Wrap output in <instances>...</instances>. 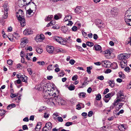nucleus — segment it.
Listing matches in <instances>:
<instances>
[{"label": "nucleus", "instance_id": "obj_33", "mask_svg": "<svg viewBox=\"0 0 131 131\" xmlns=\"http://www.w3.org/2000/svg\"><path fill=\"white\" fill-rule=\"evenodd\" d=\"M111 52V51L109 50L106 51L105 52V56L106 57L107 56H110Z\"/></svg>", "mask_w": 131, "mask_h": 131}, {"label": "nucleus", "instance_id": "obj_55", "mask_svg": "<svg viewBox=\"0 0 131 131\" xmlns=\"http://www.w3.org/2000/svg\"><path fill=\"white\" fill-rule=\"evenodd\" d=\"M97 79L101 80H102L104 79V76L103 75L98 76L97 77Z\"/></svg>", "mask_w": 131, "mask_h": 131}, {"label": "nucleus", "instance_id": "obj_59", "mask_svg": "<svg viewBox=\"0 0 131 131\" xmlns=\"http://www.w3.org/2000/svg\"><path fill=\"white\" fill-rule=\"evenodd\" d=\"M7 16H8V14H5V13H4V14L3 15V16L2 19H6L7 18Z\"/></svg>", "mask_w": 131, "mask_h": 131}, {"label": "nucleus", "instance_id": "obj_3", "mask_svg": "<svg viewBox=\"0 0 131 131\" xmlns=\"http://www.w3.org/2000/svg\"><path fill=\"white\" fill-rule=\"evenodd\" d=\"M53 39L61 44L65 45L66 44V41L64 40L61 37L58 36H55L52 37Z\"/></svg>", "mask_w": 131, "mask_h": 131}, {"label": "nucleus", "instance_id": "obj_17", "mask_svg": "<svg viewBox=\"0 0 131 131\" xmlns=\"http://www.w3.org/2000/svg\"><path fill=\"white\" fill-rule=\"evenodd\" d=\"M111 64V66L113 69H115L117 68L118 65L116 62H114Z\"/></svg>", "mask_w": 131, "mask_h": 131}, {"label": "nucleus", "instance_id": "obj_26", "mask_svg": "<svg viewBox=\"0 0 131 131\" xmlns=\"http://www.w3.org/2000/svg\"><path fill=\"white\" fill-rule=\"evenodd\" d=\"M21 42L26 44L28 43V40L27 38L24 37L21 39Z\"/></svg>", "mask_w": 131, "mask_h": 131}, {"label": "nucleus", "instance_id": "obj_37", "mask_svg": "<svg viewBox=\"0 0 131 131\" xmlns=\"http://www.w3.org/2000/svg\"><path fill=\"white\" fill-rule=\"evenodd\" d=\"M52 66H53L52 64L49 65L47 68V70L49 71L52 70L53 69V67Z\"/></svg>", "mask_w": 131, "mask_h": 131}, {"label": "nucleus", "instance_id": "obj_44", "mask_svg": "<svg viewBox=\"0 0 131 131\" xmlns=\"http://www.w3.org/2000/svg\"><path fill=\"white\" fill-rule=\"evenodd\" d=\"M53 118L54 119H58V117L59 115L58 114H57L56 113H54L53 114Z\"/></svg>", "mask_w": 131, "mask_h": 131}, {"label": "nucleus", "instance_id": "obj_10", "mask_svg": "<svg viewBox=\"0 0 131 131\" xmlns=\"http://www.w3.org/2000/svg\"><path fill=\"white\" fill-rule=\"evenodd\" d=\"M102 64L105 68H108L110 66L111 62L105 60L102 61Z\"/></svg>", "mask_w": 131, "mask_h": 131}, {"label": "nucleus", "instance_id": "obj_21", "mask_svg": "<svg viewBox=\"0 0 131 131\" xmlns=\"http://www.w3.org/2000/svg\"><path fill=\"white\" fill-rule=\"evenodd\" d=\"M21 78L23 82H24L26 83H27V77L25 75H22Z\"/></svg>", "mask_w": 131, "mask_h": 131}, {"label": "nucleus", "instance_id": "obj_61", "mask_svg": "<svg viewBox=\"0 0 131 131\" xmlns=\"http://www.w3.org/2000/svg\"><path fill=\"white\" fill-rule=\"evenodd\" d=\"M58 120L59 122H62L63 120L61 117H58Z\"/></svg>", "mask_w": 131, "mask_h": 131}, {"label": "nucleus", "instance_id": "obj_46", "mask_svg": "<svg viewBox=\"0 0 131 131\" xmlns=\"http://www.w3.org/2000/svg\"><path fill=\"white\" fill-rule=\"evenodd\" d=\"M78 78V76L77 75H74L72 78V79L73 81L76 80Z\"/></svg>", "mask_w": 131, "mask_h": 131}, {"label": "nucleus", "instance_id": "obj_51", "mask_svg": "<svg viewBox=\"0 0 131 131\" xmlns=\"http://www.w3.org/2000/svg\"><path fill=\"white\" fill-rule=\"evenodd\" d=\"M41 128V126H36L35 128V131H39Z\"/></svg>", "mask_w": 131, "mask_h": 131}, {"label": "nucleus", "instance_id": "obj_15", "mask_svg": "<svg viewBox=\"0 0 131 131\" xmlns=\"http://www.w3.org/2000/svg\"><path fill=\"white\" fill-rule=\"evenodd\" d=\"M122 96H124V94L123 91L120 90L117 94V98L119 99Z\"/></svg>", "mask_w": 131, "mask_h": 131}, {"label": "nucleus", "instance_id": "obj_43", "mask_svg": "<svg viewBox=\"0 0 131 131\" xmlns=\"http://www.w3.org/2000/svg\"><path fill=\"white\" fill-rule=\"evenodd\" d=\"M4 9L5 11V14H8L7 12L8 11V7H4Z\"/></svg>", "mask_w": 131, "mask_h": 131}, {"label": "nucleus", "instance_id": "obj_23", "mask_svg": "<svg viewBox=\"0 0 131 131\" xmlns=\"http://www.w3.org/2000/svg\"><path fill=\"white\" fill-rule=\"evenodd\" d=\"M61 30L65 33L67 32L69 30L67 26H64L62 27L61 28Z\"/></svg>", "mask_w": 131, "mask_h": 131}, {"label": "nucleus", "instance_id": "obj_22", "mask_svg": "<svg viewBox=\"0 0 131 131\" xmlns=\"http://www.w3.org/2000/svg\"><path fill=\"white\" fill-rule=\"evenodd\" d=\"M125 97H121L119 99H118L117 100H116L118 103L119 102H126L125 100Z\"/></svg>", "mask_w": 131, "mask_h": 131}, {"label": "nucleus", "instance_id": "obj_48", "mask_svg": "<svg viewBox=\"0 0 131 131\" xmlns=\"http://www.w3.org/2000/svg\"><path fill=\"white\" fill-rule=\"evenodd\" d=\"M55 51V52H62L63 51V50L62 49L58 48L56 49Z\"/></svg>", "mask_w": 131, "mask_h": 131}, {"label": "nucleus", "instance_id": "obj_38", "mask_svg": "<svg viewBox=\"0 0 131 131\" xmlns=\"http://www.w3.org/2000/svg\"><path fill=\"white\" fill-rule=\"evenodd\" d=\"M96 99L97 100H100L101 98V95L100 93H99L96 96Z\"/></svg>", "mask_w": 131, "mask_h": 131}, {"label": "nucleus", "instance_id": "obj_20", "mask_svg": "<svg viewBox=\"0 0 131 131\" xmlns=\"http://www.w3.org/2000/svg\"><path fill=\"white\" fill-rule=\"evenodd\" d=\"M86 94L84 92H81L78 94L80 98H84L85 97Z\"/></svg>", "mask_w": 131, "mask_h": 131}, {"label": "nucleus", "instance_id": "obj_64", "mask_svg": "<svg viewBox=\"0 0 131 131\" xmlns=\"http://www.w3.org/2000/svg\"><path fill=\"white\" fill-rule=\"evenodd\" d=\"M109 90L108 88L106 89L103 92V94H106L108 92H109Z\"/></svg>", "mask_w": 131, "mask_h": 131}, {"label": "nucleus", "instance_id": "obj_27", "mask_svg": "<svg viewBox=\"0 0 131 131\" xmlns=\"http://www.w3.org/2000/svg\"><path fill=\"white\" fill-rule=\"evenodd\" d=\"M53 16L52 15L48 16L45 18V21H50L53 17Z\"/></svg>", "mask_w": 131, "mask_h": 131}, {"label": "nucleus", "instance_id": "obj_63", "mask_svg": "<svg viewBox=\"0 0 131 131\" xmlns=\"http://www.w3.org/2000/svg\"><path fill=\"white\" fill-rule=\"evenodd\" d=\"M26 45V43H23L21 42L20 44L21 47L22 48H24L25 46Z\"/></svg>", "mask_w": 131, "mask_h": 131}, {"label": "nucleus", "instance_id": "obj_18", "mask_svg": "<svg viewBox=\"0 0 131 131\" xmlns=\"http://www.w3.org/2000/svg\"><path fill=\"white\" fill-rule=\"evenodd\" d=\"M93 48L96 51H99L101 49V47L99 45H95L94 46Z\"/></svg>", "mask_w": 131, "mask_h": 131}, {"label": "nucleus", "instance_id": "obj_28", "mask_svg": "<svg viewBox=\"0 0 131 131\" xmlns=\"http://www.w3.org/2000/svg\"><path fill=\"white\" fill-rule=\"evenodd\" d=\"M16 105L14 104H12L8 105L7 107V108L8 110L10 109L12 107H15Z\"/></svg>", "mask_w": 131, "mask_h": 131}, {"label": "nucleus", "instance_id": "obj_50", "mask_svg": "<svg viewBox=\"0 0 131 131\" xmlns=\"http://www.w3.org/2000/svg\"><path fill=\"white\" fill-rule=\"evenodd\" d=\"M93 112L92 111H89L88 113V116L89 117H90L92 116V115L93 114Z\"/></svg>", "mask_w": 131, "mask_h": 131}, {"label": "nucleus", "instance_id": "obj_29", "mask_svg": "<svg viewBox=\"0 0 131 131\" xmlns=\"http://www.w3.org/2000/svg\"><path fill=\"white\" fill-rule=\"evenodd\" d=\"M92 69V66H91L87 67L86 71L89 74H90L91 73V70Z\"/></svg>", "mask_w": 131, "mask_h": 131}, {"label": "nucleus", "instance_id": "obj_41", "mask_svg": "<svg viewBox=\"0 0 131 131\" xmlns=\"http://www.w3.org/2000/svg\"><path fill=\"white\" fill-rule=\"evenodd\" d=\"M73 124V123L72 122H66L65 124V126H68Z\"/></svg>", "mask_w": 131, "mask_h": 131}, {"label": "nucleus", "instance_id": "obj_8", "mask_svg": "<svg viewBox=\"0 0 131 131\" xmlns=\"http://www.w3.org/2000/svg\"><path fill=\"white\" fill-rule=\"evenodd\" d=\"M47 51L50 53H56L55 51H54V48L53 46H48L47 47Z\"/></svg>", "mask_w": 131, "mask_h": 131}, {"label": "nucleus", "instance_id": "obj_54", "mask_svg": "<svg viewBox=\"0 0 131 131\" xmlns=\"http://www.w3.org/2000/svg\"><path fill=\"white\" fill-rule=\"evenodd\" d=\"M37 63L39 64L40 65H44L45 64V62L43 61H38Z\"/></svg>", "mask_w": 131, "mask_h": 131}, {"label": "nucleus", "instance_id": "obj_62", "mask_svg": "<svg viewBox=\"0 0 131 131\" xmlns=\"http://www.w3.org/2000/svg\"><path fill=\"white\" fill-rule=\"evenodd\" d=\"M98 38V37L97 35L96 34H94L93 35V38L94 40H96Z\"/></svg>", "mask_w": 131, "mask_h": 131}, {"label": "nucleus", "instance_id": "obj_11", "mask_svg": "<svg viewBox=\"0 0 131 131\" xmlns=\"http://www.w3.org/2000/svg\"><path fill=\"white\" fill-rule=\"evenodd\" d=\"M50 84H51L50 83H47L44 86H43V90L45 91H47V90L48 91V90H49L48 88H50L51 87V86L50 85Z\"/></svg>", "mask_w": 131, "mask_h": 131}, {"label": "nucleus", "instance_id": "obj_4", "mask_svg": "<svg viewBox=\"0 0 131 131\" xmlns=\"http://www.w3.org/2000/svg\"><path fill=\"white\" fill-rule=\"evenodd\" d=\"M130 53H123L119 54L118 57V59L122 60V61H124L126 60V59L129 58L130 57Z\"/></svg>", "mask_w": 131, "mask_h": 131}, {"label": "nucleus", "instance_id": "obj_6", "mask_svg": "<svg viewBox=\"0 0 131 131\" xmlns=\"http://www.w3.org/2000/svg\"><path fill=\"white\" fill-rule=\"evenodd\" d=\"M118 10L117 8L114 7L111 9V14L113 17H116L118 14Z\"/></svg>", "mask_w": 131, "mask_h": 131}, {"label": "nucleus", "instance_id": "obj_35", "mask_svg": "<svg viewBox=\"0 0 131 131\" xmlns=\"http://www.w3.org/2000/svg\"><path fill=\"white\" fill-rule=\"evenodd\" d=\"M76 48L78 49L79 51H80L83 52L84 51V50L81 47H80L77 45L75 46Z\"/></svg>", "mask_w": 131, "mask_h": 131}, {"label": "nucleus", "instance_id": "obj_24", "mask_svg": "<svg viewBox=\"0 0 131 131\" xmlns=\"http://www.w3.org/2000/svg\"><path fill=\"white\" fill-rule=\"evenodd\" d=\"M71 38V37L70 36H69L67 38H65L64 39V40H65L66 44V43L69 42H71L72 41V40L71 39H70Z\"/></svg>", "mask_w": 131, "mask_h": 131}, {"label": "nucleus", "instance_id": "obj_30", "mask_svg": "<svg viewBox=\"0 0 131 131\" xmlns=\"http://www.w3.org/2000/svg\"><path fill=\"white\" fill-rule=\"evenodd\" d=\"M72 18V16L71 15H68L66 17L64 18L65 21H67L68 20H70Z\"/></svg>", "mask_w": 131, "mask_h": 131}, {"label": "nucleus", "instance_id": "obj_7", "mask_svg": "<svg viewBox=\"0 0 131 131\" xmlns=\"http://www.w3.org/2000/svg\"><path fill=\"white\" fill-rule=\"evenodd\" d=\"M35 40L37 42H40L42 41L43 40L45 39L44 35L42 34H41L40 35H37L35 37Z\"/></svg>", "mask_w": 131, "mask_h": 131}, {"label": "nucleus", "instance_id": "obj_19", "mask_svg": "<svg viewBox=\"0 0 131 131\" xmlns=\"http://www.w3.org/2000/svg\"><path fill=\"white\" fill-rule=\"evenodd\" d=\"M107 82L109 84V86H111L112 88H113L115 84L114 81L113 80H110Z\"/></svg>", "mask_w": 131, "mask_h": 131}, {"label": "nucleus", "instance_id": "obj_9", "mask_svg": "<svg viewBox=\"0 0 131 131\" xmlns=\"http://www.w3.org/2000/svg\"><path fill=\"white\" fill-rule=\"evenodd\" d=\"M23 33L24 35H28L32 34L33 33V31L30 28H27L24 30Z\"/></svg>", "mask_w": 131, "mask_h": 131}, {"label": "nucleus", "instance_id": "obj_12", "mask_svg": "<svg viewBox=\"0 0 131 131\" xmlns=\"http://www.w3.org/2000/svg\"><path fill=\"white\" fill-rule=\"evenodd\" d=\"M95 24L99 28H101L103 25V23L102 22L101 20L98 19L97 20L95 23Z\"/></svg>", "mask_w": 131, "mask_h": 131}, {"label": "nucleus", "instance_id": "obj_47", "mask_svg": "<svg viewBox=\"0 0 131 131\" xmlns=\"http://www.w3.org/2000/svg\"><path fill=\"white\" fill-rule=\"evenodd\" d=\"M33 10H31L30 8L28 10H27L26 11V13L30 15L31 14Z\"/></svg>", "mask_w": 131, "mask_h": 131}, {"label": "nucleus", "instance_id": "obj_39", "mask_svg": "<svg viewBox=\"0 0 131 131\" xmlns=\"http://www.w3.org/2000/svg\"><path fill=\"white\" fill-rule=\"evenodd\" d=\"M131 69L128 67H126L124 69V70L127 72H130Z\"/></svg>", "mask_w": 131, "mask_h": 131}, {"label": "nucleus", "instance_id": "obj_31", "mask_svg": "<svg viewBox=\"0 0 131 131\" xmlns=\"http://www.w3.org/2000/svg\"><path fill=\"white\" fill-rule=\"evenodd\" d=\"M117 103V102L116 100H115L114 103H113L112 105H111L110 107V109H112L114 108L115 106L116 105V104Z\"/></svg>", "mask_w": 131, "mask_h": 131}, {"label": "nucleus", "instance_id": "obj_14", "mask_svg": "<svg viewBox=\"0 0 131 131\" xmlns=\"http://www.w3.org/2000/svg\"><path fill=\"white\" fill-rule=\"evenodd\" d=\"M81 6H78L74 10L75 13L77 14L81 13Z\"/></svg>", "mask_w": 131, "mask_h": 131}, {"label": "nucleus", "instance_id": "obj_56", "mask_svg": "<svg viewBox=\"0 0 131 131\" xmlns=\"http://www.w3.org/2000/svg\"><path fill=\"white\" fill-rule=\"evenodd\" d=\"M23 129L24 130L28 129V128L26 125H24L23 126Z\"/></svg>", "mask_w": 131, "mask_h": 131}, {"label": "nucleus", "instance_id": "obj_49", "mask_svg": "<svg viewBox=\"0 0 131 131\" xmlns=\"http://www.w3.org/2000/svg\"><path fill=\"white\" fill-rule=\"evenodd\" d=\"M123 128L124 129H125V126L123 124H121L118 126V129H120L121 130V128Z\"/></svg>", "mask_w": 131, "mask_h": 131}, {"label": "nucleus", "instance_id": "obj_16", "mask_svg": "<svg viewBox=\"0 0 131 131\" xmlns=\"http://www.w3.org/2000/svg\"><path fill=\"white\" fill-rule=\"evenodd\" d=\"M124 104L122 103H118L116 104V109H118V110L120 109L122 106L123 105H124Z\"/></svg>", "mask_w": 131, "mask_h": 131}, {"label": "nucleus", "instance_id": "obj_42", "mask_svg": "<svg viewBox=\"0 0 131 131\" xmlns=\"http://www.w3.org/2000/svg\"><path fill=\"white\" fill-rule=\"evenodd\" d=\"M27 70L30 75L32 74L33 72L31 68H28L27 69Z\"/></svg>", "mask_w": 131, "mask_h": 131}, {"label": "nucleus", "instance_id": "obj_60", "mask_svg": "<svg viewBox=\"0 0 131 131\" xmlns=\"http://www.w3.org/2000/svg\"><path fill=\"white\" fill-rule=\"evenodd\" d=\"M72 29L73 31H75L77 30V27L76 26H74L72 28Z\"/></svg>", "mask_w": 131, "mask_h": 131}, {"label": "nucleus", "instance_id": "obj_34", "mask_svg": "<svg viewBox=\"0 0 131 131\" xmlns=\"http://www.w3.org/2000/svg\"><path fill=\"white\" fill-rule=\"evenodd\" d=\"M36 51L38 53L41 54L43 50L41 48H38L36 49Z\"/></svg>", "mask_w": 131, "mask_h": 131}, {"label": "nucleus", "instance_id": "obj_1", "mask_svg": "<svg viewBox=\"0 0 131 131\" xmlns=\"http://www.w3.org/2000/svg\"><path fill=\"white\" fill-rule=\"evenodd\" d=\"M16 16L18 18V20L20 21L21 26H24L26 25V23L23 11L21 9H19L18 12H16Z\"/></svg>", "mask_w": 131, "mask_h": 131}, {"label": "nucleus", "instance_id": "obj_53", "mask_svg": "<svg viewBox=\"0 0 131 131\" xmlns=\"http://www.w3.org/2000/svg\"><path fill=\"white\" fill-rule=\"evenodd\" d=\"M76 107V108L78 110H80L81 108V107L79 103L77 105Z\"/></svg>", "mask_w": 131, "mask_h": 131}, {"label": "nucleus", "instance_id": "obj_57", "mask_svg": "<svg viewBox=\"0 0 131 131\" xmlns=\"http://www.w3.org/2000/svg\"><path fill=\"white\" fill-rule=\"evenodd\" d=\"M111 72V70L110 69H107L106 70L105 72V73H110Z\"/></svg>", "mask_w": 131, "mask_h": 131}, {"label": "nucleus", "instance_id": "obj_25", "mask_svg": "<svg viewBox=\"0 0 131 131\" xmlns=\"http://www.w3.org/2000/svg\"><path fill=\"white\" fill-rule=\"evenodd\" d=\"M119 77L120 78L122 79H124L125 77V76L122 72H120L118 73Z\"/></svg>", "mask_w": 131, "mask_h": 131}, {"label": "nucleus", "instance_id": "obj_36", "mask_svg": "<svg viewBox=\"0 0 131 131\" xmlns=\"http://www.w3.org/2000/svg\"><path fill=\"white\" fill-rule=\"evenodd\" d=\"M86 45L90 47H92L94 45V44L91 42L87 41L86 42Z\"/></svg>", "mask_w": 131, "mask_h": 131}, {"label": "nucleus", "instance_id": "obj_32", "mask_svg": "<svg viewBox=\"0 0 131 131\" xmlns=\"http://www.w3.org/2000/svg\"><path fill=\"white\" fill-rule=\"evenodd\" d=\"M75 86L73 85H71L68 87V89L70 91L73 90L75 89Z\"/></svg>", "mask_w": 131, "mask_h": 131}, {"label": "nucleus", "instance_id": "obj_45", "mask_svg": "<svg viewBox=\"0 0 131 131\" xmlns=\"http://www.w3.org/2000/svg\"><path fill=\"white\" fill-rule=\"evenodd\" d=\"M7 63L9 65H12L13 64V61L10 59L8 60L7 61Z\"/></svg>", "mask_w": 131, "mask_h": 131}, {"label": "nucleus", "instance_id": "obj_2", "mask_svg": "<svg viewBox=\"0 0 131 131\" xmlns=\"http://www.w3.org/2000/svg\"><path fill=\"white\" fill-rule=\"evenodd\" d=\"M51 90H48V91H43V100L45 102H47V103L50 102L51 99V96H52L53 95L51 93L49 92H51Z\"/></svg>", "mask_w": 131, "mask_h": 131}, {"label": "nucleus", "instance_id": "obj_13", "mask_svg": "<svg viewBox=\"0 0 131 131\" xmlns=\"http://www.w3.org/2000/svg\"><path fill=\"white\" fill-rule=\"evenodd\" d=\"M127 61L125 60L124 61H121L120 62V65L122 68H124L127 66Z\"/></svg>", "mask_w": 131, "mask_h": 131}, {"label": "nucleus", "instance_id": "obj_40", "mask_svg": "<svg viewBox=\"0 0 131 131\" xmlns=\"http://www.w3.org/2000/svg\"><path fill=\"white\" fill-rule=\"evenodd\" d=\"M18 94H13V93H11L10 95V97L12 98H14L16 96H18Z\"/></svg>", "mask_w": 131, "mask_h": 131}, {"label": "nucleus", "instance_id": "obj_5", "mask_svg": "<svg viewBox=\"0 0 131 131\" xmlns=\"http://www.w3.org/2000/svg\"><path fill=\"white\" fill-rule=\"evenodd\" d=\"M52 127L51 123L50 122H48L46 124L45 126L43 128L42 131H50Z\"/></svg>", "mask_w": 131, "mask_h": 131}, {"label": "nucleus", "instance_id": "obj_58", "mask_svg": "<svg viewBox=\"0 0 131 131\" xmlns=\"http://www.w3.org/2000/svg\"><path fill=\"white\" fill-rule=\"evenodd\" d=\"M75 62V60H74L71 59L70 60L69 63L71 65H73L74 64Z\"/></svg>", "mask_w": 131, "mask_h": 131}, {"label": "nucleus", "instance_id": "obj_52", "mask_svg": "<svg viewBox=\"0 0 131 131\" xmlns=\"http://www.w3.org/2000/svg\"><path fill=\"white\" fill-rule=\"evenodd\" d=\"M131 8H129L128 10L126 12L125 14H129L130 13H131Z\"/></svg>", "mask_w": 131, "mask_h": 131}]
</instances>
